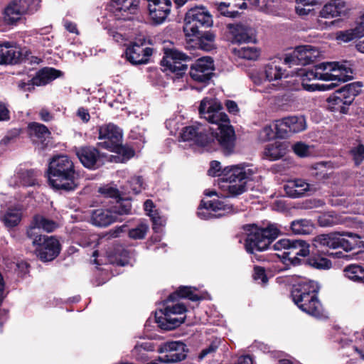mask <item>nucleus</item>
Masks as SVG:
<instances>
[{
    "label": "nucleus",
    "instance_id": "f257e3e1",
    "mask_svg": "<svg viewBox=\"0 0 364 364\" xmlns=\"http://www.w3.org/2000/svg\"><path fill=\"white\" fill-rule=\"evenodd\" d=\"M199 114L211 127L198 122L186 127L181 133L182 141H193L207 151L215 150L220 145L226 154L232 153L235 132L220 102L216 99L204 98L199 106Z\"/></svg>",
    "mask_w": 364,
    "mask_h": 364
},
{
    "label": "nucleus",
    "instance_id": "f03ea898",
    "mask_svg": "<svg viewBox=\"0 0 364 364\" xmlns=\"http://www.w3.org/2000/svg\"><path fill=\"white\" fill-rule=\"evenodd\" d=\"M57 224L53 220H49L42 215L34 216L30 227L27 230V236L32 240L36 248V254L43 262H48L54 259L60 253V243L53 236L43 237L40 233L43 230L46 232H53Z\"/></svg>",
    "mask_w": 364,
    "mask_h": 364
},
{
    "label": "nucleus",
    "instance_id": "7ed1b4c3",
    "mask_svg": "<svg viewBox=\"0 0 364 364\" xmlns=\"http://www.w3.org/2000/svg\"><path fill=\"white\" fill-rule=\"evenodd\" d=\"M99 192L105 198L112 199L107 208H100L93 210L91 215V223L98 227H107L113 223L121 221L120 217L132 213L131 201L128 198H120L117 189L105 186L99 189Z\"/></svg>",
    "mask_w": 364,
    "mask_h": 364
},
{
    "label": "nucleus",
    "instance_id": "20e7f679",
    "mask_svg": "<svg viewBox=\"0 0 364 364\" xmlns=\"http://www.w3.org/2000/svg\"><path fill=\"white\" fill-rule=\"evenodd\" d=\"M256 172L257 168L250 164L226 166L218 178V186L226 196H237L247 191V182L252 179Z\"/></svg>",
    "mask_w": 364,
    "mask_h": 364
},
{
    "label": "nucleus",
    "instance_id": "39448f33",
    "mask_svg": "<svg viewBox=\"0 0 364 364\" xmlns=\"http://www.w3.org/2000/svg\"><path fill=\"white\" fill-rule=\"evenodd\" d=\"M49 185L55 190L72 191L78 186L73 162L65 155L55 156L48 170Z\"/></svg>",
    "mask_w": 364,
    "mask_h": 364
},
{
    "label": "nucleus",
    "instance_id": "423d86ee",
    "mask_svg": "<svg viewBox=\"0 0 364 364\" xmlns=\"http://www.w3.org/2000/svg\"><path fill=\"white\" fill-rule=\"evenodd\" d=\"M353 73L352 63L344 61L321 63L312 69L301 70L299 75L304 82L320 80L339 82L351 80Z\"/></svg>",
    "mask_w": 364,
    "mask_h": 364
},
{
    "label": "nucleus",
    "instance_id": "0eeeda50",
    "mask_svg": "<svg viewBox=\"0 0 364 364\" xmlns=\"http://www.w3.org/2000/svg\"><path fill=\"white\" fill-rule=\"evenodd\" d=\"M318 289L316 282L302 279L293 285L291 292L293 301L302 311L317 318L323 315V307L317 297Z\"/></svg>",
    "mask_w": 364,
    "mask_h": 364
},
{
    "label": "nucleus",
    "instance_id": "6e6552de",
    "mask_svg": "<svg viewBox=\"0 0 364 364\" xmlns=\"http://www.w3.org/2000/svg\"><path fill=\"white\" fill-rule=\"evenodd\" d=\"M314 245L317 248L336 249L341 247L346 252H348L356 247H363V242L356 234L348 232H336L316 236L314 240Z\"/></svg>",
    "mask_w": 364,
    "mask_h": 364
},
{
    "label": "nucleus",
    "instance_id": "1a4fd4ad",
    "mask_svg": "<svg viewBox=\"0 0 364 364\" xmlns=\"http://www.w3.org/2000/svg\"><path fill=\"white\" fill-rule=\"evenodd\" d=\"M279 233L280 230L276 224L269 225L266 228L251 226L245 240L246 251L253 254L257 251L261 252L267 250Z\"/></svg>",
    "mask_w": 364,
    "mask_h": 364
},
{
    "label": "nucleus",
    "instance_id": "9d476101",
    "mask_svg": "<svg viewBox=\"0 0 364 364\" xmlns=\"http://www.w3.org/2000/svg\"><path fill=\"white\" fill-rule=\"evenodd\" d=\"M272 248L282 252L278 256L284 259V263L289 261L293 265L299 264V257H304L309 254V245L302 240L281 239L273 245Z\"/></svg>",
    "mask_w": 364,
    "mask_h": 364
},
{
    "label": "nucleus",
    "instance_id": "9b49d317",
    "mask_svg": "<svg viewBox=\"0 0 364 364\" xmlns=\"http://www.w3.org/2000/svg\"><path fill=\"white\" fill-rule=\"evenodd\" d=\"M186 312V307L183 304L167 305L164 309L156 312V321L161 328L172 330L184 322Z\"/></svg>",
    "mask_w": 364,
    "mask_h": 364
},
{
    "label": "nucleus",
    "instance_id": "f8f14e48",
    "mask_svg": "<svg viewBox=\"0 0 364 364\" xmlns=\"http://www.w3.org/2000/svg\"><path fill=\"white\" fill-rule=\"evenodd\" d=\"M283 63L281 58L272 59L262 68L259 72L252 74V81L256 85H262L266 82H276L286 77L285 70L282 68Z\"/></svg>",
    "mask_w": 364,
    "mask_h": 364
},
{
    "label": "nucleus",
    "instance_id": "ddd939ff",
    "mask_svg": "<svg viewBox=\"0 0 364 364\" xmlns=\"http://www.w3.org/2000/svg\"><path fill=\"white\" fill-rule=\"evenodd\" d=\"M234 212L232 205L226 203L225 198L213 199L208 202L202 201L197 215L203 220L223 217Z\"/></svg>",
    "mask_w": 364,
    "mask_h": 364
},
{
    "label": "nucleus",
    "instance_id": "4468645a",
    "mask_svg": "<svg viewBox=\"0 0 364 364\" xmlns=\"http://www.w3.org/2000/svg\"><path fill=\"white\" fill-rule=\"evenodd\" d=\"M274 127L277 137L284 138L289 132L297 133L306 128V122L304 116H290L276 120Z\"/></svg>",
    "mask_w": 364,
    "mask_h": 364
},
{
    "label": "nucleus",
    "instance_id": "2eb2a0df",
    "mask_svg": "<svg viewBox=\"0 0 364 364\" xmlns=\"http://www.w3.org/2000/svg\"><path fill=\"white\" fill-rule=\"evenodd\" d=\"M320 55L319 50L311 45L296 47L292 53L287 56L284 62L288 64L307 65L314 62Z\"/></svg>",
    "mask_w": 364,
    "mask_h": 364
},
{
    "label": "nucleus",
    "instance_id": "dca6fc26",
    "mask_svg": "<svg viewBox=\"0 0 364 364\" xmlns=\"http://www.w3.org/2000/svg\"><path fill=\"white\" fill-rule=\"evenodd\" d=\"M76 154L82 164L89 169H97L102 166L105 161L110 159L96 148L92 146L81 147L76 151Z\"/></svg>",
    "mask_w": 364,
    "mask_h": 364
},
{
    "label": "nucleus",
    "instance_id": "f3484780",
    "mask_svg": "<svg viewBox=\"0 0 364 364\" xmlns=\"http://www.w3.org/2000/svg\"><path fill=\"white\" fill-rule=\"evenodd\" d=\"M159 352L164 353L158 358L161 363L180 362L186 357V345L181 341L166 342L161 346Z\"/></svg>",
    "mask_w": 364,
    "mask_h": 364
},
{
    "label": "nucleus",
    "instance_id": "a211bd4d",
    "mask_svg": "<svg viewBox=\"0 0 364 364\" xmlns=\"http://www.w3.org/2000/svg\"><path fill=\"white\" fill-rule=\"evenodd\" d=\"M99 139L104 140L99 144L107 149L114 151L119 145L122 137V130L113 124L102 125L99 127Z\"/></svg>",
    "mask_w": 364,
    "mask_h": 364
},
{
    "label": "nucleus",
    "instance_id": "6ab92c4d",
    "mask_svg": "<svg viewBox=\"0 0 364 364\" xmlns=\"http://www.w3.org/2000/svg\"><path fill=\"white\" fill-rule=\"evenodd\" d=\"M214 70L213 60L210 57H203L196 60L190 68V76L197 82H208Z\"/></svg>",
    "mask_w": 364,
    "mask_h": 364
},
{
    "label": "nucleus",
    "instance_id": "aec40b11",
    "mask_svg": "<svg viewBox=\"0 0 364 364\" xmlns=\"http://www.w3.org/2000/svg\"><path fill=\"white\" fill-rule=\"evenodd\" d=\"M187 56L177 50H169L165 53V56L161 60V65L167 70L181 76L187 69L185 64Z\"/></svg>",
    "mask_w": 364,
    "mask_h": 364
},
{
    "label": "nucleus",
    "instance_id": "412c9836",
    "mask_svg": "<svg viewBox=\"0 0 364 364\" xmlns=\"http://www.w3.org/2000/svg\"><path fill=\"white\" fill-rule=\"evenodd\" d=\"M139 0H111L107 9L116 19H129V14H134Z\"/></svg>",
    "mask_w": 364,
    "mask_h": 364
},
{
    "label": "nucleus",
    "instance_id": "4be33fe9",
    "mask_svg": "<svg viewBox=\"0 0 364 364\" xmlns=\"http://www.w3.org/2000/svg\"><path fill=\"white\" fill-rule=\"evenodd\" d=\"M149 16L156 24L164 23L169 15L172 6L171 0H147Z\"/></svg>",
    "mask_w": 364,
    "mask_h": 364
},
{
    "label": "nucleus",
    "instance_id": "5701e85b",
    "mask_svg": "<svg viewBox=\"0 0 364 364\" xmlns=\"http://www.w3.org/2000/svg\"><path fill=\"white\" fill-rule=\"evenodd\" d=\"M229 28L232 36L233 42L237 43L256 42V31L249 25L237 23L236 25H230Z\"/></svg>",
    "mask_w": 364,
    "mask_h": 364
},
{
    "label": "nucleus",
    "instance_id": "b1692460",
    "mask_svg": "<svg viewBox=\"0 0 364 364\" xmlns=\"http://www.w3.org/2000/svg\"><path fill=\"white\" fill-rule=\"evenodd\" d=\"M284 189L288 196L294 198L302 197L316 191L313 185L301 178L288 181L284 184Z\"/></svg>",
    "mask_w": 364,
    "mask_h": 364
},
{
    "label": "nucleus",
    "instance_id": "393cba45",
    "mask_svg": "<svg viewBox=\"0 0 364 364\" xmlns=\"http://www.w3.org/2000/svg\"><path fill=\"white\" fill-rule=\"evenodd\" d=\"M152 54V48L144 46V43H134L126 50L127 60L132 64H143L147 63Z\"/></svg>",
    "mask_w": 364,
    "mask_h": 364
},
{
    "label": "nucleus",
    "instance_id": "a878e982",
    "mask_svg": "<svg viewBox=\"0 0 364 364\" xmlns=\"http://www.w3.org/2000/svg\"><path fill=\"white\" fill-rule=\"evenodd\" d=\"M40 171L33 169H21L10 179V185L13 186H33L38 183Z\"/></svg>",
    "mask_w": 364,
    "mask_h": 364
},
{
    "label": "nucleus",
    "instance_id": "bb28decb",
    "mask_svg": "<svg viewBox=\"0 0 364 364\" xmlns=\"http://www.w3.org/2000/svg\"><path fill=\"white\" fill-rule=\"evenodd\" d=\"M24 14H26L25 8L23 6L18 7L12 1L4 9L0 21L4 26H14L17 25Z\"/></svg>",
    "mask_w": 364,
    "mask_h": 364
},
{
    "label": "nucleus",
    "instance_id": "cd10ccee",
    "mask_svg": "<svg viewBox=\"0 0 364 364\" xmlns=\"http://www.w3.org/2000/svg\"><path fill=\"white\" fill-rule=\"evenodd\" d=\"M348 9L347 4L343 0H330L319 11V16L323 18L340 17L345 15Z\"/></svg>",
    "mask_w": 364,
    "mask_h": 364
},
{
    "label": "nucleus",
    "instance_id": "c85d7f7f",
    "mask_svg": "<svg viewBox=\"0 0 364 364\" xmlns=\"http://www.w3.org/2000/svg\"><path fill=\"white\" fill-rule=\"evenodd\" d=\"M184 21H189L199 26L209 27L213 24L211 15L204 7L191 9L186 14Z\"/></svg>",
    "mask_w": 364,
    "mask_h": 364
},
{
    "label": "nucleus",
    "instance_id": "c756f323",
    "mask_svg": "<svg viewBox=\"0 0 364 364\" xmlns=\"http://www.w3.org/2000/svg\"><path fill=\"white\" fill-rule=\"evenodd\" d=\"M20 57L19 49L11 43L0 44V64L16 63Z\"/></svg>",
    "mask_w": 364,
    "mask_h": 364
},
{
    "label": "nucleus",
    "instance_id": "7c9ffc66",
    "mask_svg": "<svg viewBox=\"0 0 364 364\" xmlns=\"http://www.w3.org/2000/svg\"><path fill=\"white\" fill-rule=\"evenodd\" d=\"M109 257V262L117 265L132 264V253L122 245H117Z\"/></svg>",
    "mask_w": 364,
    "mask_h": 364
},
{
    "label": "nucleus",
    "instance_id": "2f4dec72",
    "mask_svg": "<svg viewBox=\"0 0 364 364\" xmlns=\"http://www.w3.org/2000/svg\"><path fill=\"white\" fill-rule=\"evenodd\" d=\"M22 217V207L20 205L11 206L2 213L1 219L6 227L17 225Z\"/></svg>",
    "mask_w": 364,
    "mask_h": 364
},
{
    "label": "nucleus",
    "instance_id": "473e14b6",
    "mask_svg": "<svg viewBox=\"0 0 364 364\" xmlns=\"http://www.w3.org/2000/svg\"><path fill=\"white\" fill-rule=\"evenodd\" d=\"M59 74L60 71L54 68H46L37 73L36 76L33 77V82L36 86L45 85L56 79Z\"/></svg>",
    "mask_w": 364,
    "mask_h": 364
},
{
    "label": "nucleus",
    "instance_id": "72a5a7b5",
    "mask_svg": "<svg viewBox=\"0 0 364 364\" xmlns=\"http://www.w3.org/2000/svg\"><path fill=\"white\" fill-rule=\"evenodd\" d=\"M31 136L35 143L38 141L42 144L50 137V132L48 129L42 124L32 122L28 125Z\"/></svg>",
    "mask_w": 364,
    "mask_h": 364
},
{
    "label": "nucleus",
    "instance_id": "f704fd0d",
    "mask_svg": "<svg viewBox=\"0 0 364 364\" xmlns=\"http://www.w3.org/2000/svg\"><path fill=\"white\" fill-rule=\"evenodd\" d=\"M215 5L217 6L220 14L225 16L235 18L238 15V11L232 9L238 6L240 9L246 7V3L242 1L241 4H235L232 1H216Z\"/></svg>",
    "mask_w": 364,
    "mask_h": 364
},
{
    "label": "nucleus",
    "instance_id": "c9c22d12",
    "mask_svg": "<svg viewBox=\"0 0 364 364\" xmlns=\"http://www.w3.org/2000/svg\"><path fill=\"white\" fill-rule=\"evenodd\" d=\"M362 86L363 85L361 82H355L347 84L338 90L342 95L346 99L345 100L346 105H349L353 102L355 97L360 92Z\"/></svg>",
    "mask_w": 364,
    "mask_h": 364
},
{
    "label": "nucleus",
    "instance_id": "e433bc0d",
    "mask_svg": "<svg viewBox=\"0 0 364 364\" xmlns=\"http://www.w3.org/2000/svg\"><path fill=\"white\" fill-rule=\"evenodd\" d=\"M287 151V146L284 143L275 141L268 144L264 150L265 156L269 160L274 161L282 157Z\"/></svg>",
    "mask_w": 364,
    "mask_h": 364
},
{
    "label": "nucleus",
    "instance_id": "4c0bfd02",
    "mask_svg": "<svg viewBox=\"0 0 364 364\" xmlns=\"http://www.w3.org/2000/svg\"><path fill=\"white\" fill-rule=\"evenodd\" d=\"M195 290L196 289L191 287H180L176 292L168 296L166 301H173L178 298H186L193 301H198L200 299V297L194 292Z\"/></svg>",
    "mask_w": 364,
    "mask_h": 364
},
{
    "label": "nucleus",
    "instance_id": "58836bf2",
    "mask_svg": "<svg viewBox=\"0 0 364 364\" xmlns=\"http://www.w3.org/2000/svg\"><path fill=\"white\" fill-rule=\"evenodd\" d=\"M344 276L348 279L364 284V269L358 264H350L343 269Z\"/></svg>",
    "mask_w": 364,
    "mask_h": 364
},
{
    "label": "nucleus",
    "instance_id": "ea45409f",
    "mask_svg": "<svg viewBox=\"0 0 364 364\" xmlns=\"http://www.w3.org/2000/svg\"><path fill=\"white\" fill-rule=\"evenodd\" d=\"M291 228L295 234L307 235L313 232L314 225L310 220L300 219L293 221L291 224Z\"/></svg>",
    "mask_w": 364,
    "mask_h": 364
},
{
    "label": "nucleus",
    "instance_id": "a19ab883",
    "mask_svg": "<svg viewBox=\"0 0 364 364\" xmlns=\"http://www.w3.org/2000/svg\"><path fill=\"white\" fill-rule=\"evenodd\" d=\"M152 350H154V346L151 342H142L135 346L132 355L137 360L144 362L149 359L147 352Z\"/></svg>",
    "mask_w": 364,
    "mask_h": 364
},
{
    "label": "nucleus",
    "instance_id": "79ce46f5",
    "mask_svg": "<svg viewBox=\"0 0 364 364\" xmlns=\"http://www.w3.org/2000/svg\"><path fill=\"white\" fill-rule=\"evenodd\" d=\"M234 51L240 58L247 60H255L259 55V50L255 46H243Z\"/></svg>",
    "mask_w": 364,
    "mask_h": 364
},
{
    "label": "nucleus",
    "instance_id": "37998d69",
    "mask_svg": "<svg viewBox=\"0 0 364 364\" xmlns=\"http://www.w3.org/2000/svg\"><path fill=\"white\" fill-rule=\"evenodd\" d=\"M183 32L188 41L198 40L200 36L199 26L189 21H184Z\"/></svg>",
    "mask_w": 364,
    "mask_h": 364
},
{
    "label": "nucleus",
    "instance_id": "c03bdc74",
    "mask_svg": "<svg viewBox=\"0 0 364 364\" xmlns=\"http://www.w3.org/2000/svg\"><path fill=\"white\" fill-rule=\"evenodd\" d=\"M18 7L25 8L26 14H32L37 11L41 0H13Z\"/></svg>",
    "mask_w": 364,
    "mask_h": 364
},
{
    "label": "nucleus",
    "instance_id": "a18cd8bd",
    "mask_svg": "<svg viewBox=\"0 0 364 364\" xmlns=\"http://www.w3.org/2000/svg\"><path fill=\"white\" fill-rule=\"evenodd\" d=\"M148 230L149 227L146 224L140 223L136 228L129 230V237L134 240H141L145 237Z\"/></svg>",
    "mask_w": 364,
    "mask_h": 364
},
{
    "label": "nucleus",
    "instance_id": "49530a36",
    "mask_svg": "<svg viewBox=\"0 0 364 364\" xmlns=\"http://www.w3.org/2000/svg\"><path fill=\"white\" fill-rule=\"evenodd\" d=\"M294 152L300 157L309 156L313 154V147L303 142H297L292 146Z\"/></svg>",
    "mask_w": 364,
    "mask_h": 364
},
{
    "label": "nucleus",
    "instance_id": "de8ad7c7",
    "mask_svg": "<svg viewBox=\"0 0 364 364\" xmlns=\"http://www.w3.org/2000/svg\"><path fill=\"white\" fill-rule=\"evenodd\" d=\"M345 100H346L345 97H343L342 94L340 92V91L338 90L333 94L328 97L327 101L329 104L332 105L338 106L336 109L342 112L343 109V105H346Z\"/></svg>",
    "mask_w": 364,
    "mask_h": 364
},
{
    "label": "nucleus",
    "instance_id": "09e8293b",
    "mask_svg": "<svg viewBox=\"0 0 364 364\" xmlns=\"http://www.w3.org/2000/svg\"><path fill=\"white\" fill-rule=\"evenodd\" d=\"M215 36L210 31H205L203 33H200L198 38L199 46L203 49L208 50L210 47V43L214 41Z\"/></svg>",
    "mask_w": 364,
    "mask_h": 364
},
{
    "label": "nucleus",
    "instance_id": "8fccbe9b",
    "mask_svg": "<svg viewBox=\"0 0 364 364\" xmlns=\"http://www.w3.org/2000/svg\"><path fill=\"white\" fill-rule=\"evenodd\" d=\"M337 85V82H331L328 85H320L318 84H308L306 82L302 81V87L303 88L309 92H313L316 90H325L331 89Z\"/></svg>",
    "mask_w": 364,
    "mask_h": 364
},
{
    "label": "nucleus",
    "instance_id": "3c124183",
    "mask_svg": "<svg viewBox=\"0 0 364 364\" xmlns=\"http://www.w3.org/2000/svg\"><path fill=\"white\" fill-rule=\"evenodd\" d=\"M274 136H277V129L274 126V128L271 125L265 126L259 133V138L263 141H267L273 139Z\"/></svg>",
    "mask_w": 364,
    "mask_h": 364
},
{
    "label": "nucleus",
    "instance_id": "603ef678",
    "mask_svg": "<svg viewBox=\"0 0 364 364\" xmlns=\"http://www.w3.org/2000/svg\"><path fill=\"white\" fill-rule=\"evenodd\" d=\"M360 338V334L358 332H355L353 334H346L344 333L339 338H338V342L341 344L342 347L348 346L350 344L354 343L356 341V339Z\"/></svg>",
    "mask_w": 364,
    "mask_h": 364
},
{
    "label": "nucleus",
    "instance_id": "864d4df0",
    "mask_svg": "<svg viewBox=\"0 0 364 364\" xmlns=\"http://www.w3.org/2000/svg\"><path fill=\"white\" fill-rule=\"evenodd\" d=\"M351 155L356 166L360 164L364 159V145L359 144L350 151Z\"/></svg>",
    "mask_w": 364,
    "mask_h": 364
},
{
    "label": "nucleus",
    "instance_id": "5fc2aeb1",
    "mask_svg": "<svg viewBox=\"0 0 364 364\" xmlns=\"http://www.w3.org/2000/svg\"><path fill=\"white\" fill-rule=\"evenodd\" d=\"M253 279L259 284H266L268 279L265 274L264 269L260 267H255Z\"/></svg>",
    "mask_w": 364,
    "mask_h": 364
},
{
    "label": "nucleus",
    "instance_id": "6e6d98bb",
    "mask_svg": "<svg viewBox=\"0 0 364 364\" xmlns=\"http://www.w3.org/2000/svg\"><path fill=\"white\" fill-rule=\"evenodd\" d=\"M356 30H347L345 31H340L337 34V39L343 42L348 43L353 41L358 36Z\"/></svg>",
    "mask_w": 364,
    "mask_h": 364
},
{
    "label": "nucleus",
    "instance_id": "4d7b16f0",
    "mask_svg": "<svg viewBox=\"0 0 364 364\" xmlns=\"http://www.w3.org/2000/svg\"><path fill=\"white\" fill-rule=\"evenodd\" d=\"M151 220L153 222V229L156 232H159L161 230V228L165 225L166 220L159 215L157 213L154 212V215H150Z\"/></svg>",
    "mask_w": 364,
    "mask_h": 364
},
{
    "label": "nucleus",
    "instance_id": "13d9d810",
    "mask_svg": "<svg viewBox=\"0 0 364 364\" xmlns=\"http://www.w3.org/2000/svg\"><path fill=\"white\" fill-rule=\"evenodd\" d=\"M134 193L137 194L144 188L143 179L140 176L133 177L129 182Z\"/></svg>",
    "mask_w": 364,
    "mask_h": 364
},
{
    "label": "nucleus",
    "instance_id": "bf43d9fd",
    "mask_svg": "<svg viewBox=\"0 0 364 364\" xmlns=\"http://www.w3.org/2000/svg\"><path fill=\"white\" fill-rule=\"evenodd\" d=\"M219 343L220 342L218 341H213L208 347L201 350L198 355V358L202 360L208 355L215 353L218 348Z\"/></svg>",
    "mask_w": 364,
    "mask_h": 364
},
{
    "label": "nucleus",
    "instance_id": "052dcab7",
    "mask_svg": "<svg viewBox=\"0 0 364 364\" xmlns=\"http://www.w3.org/2000/svg\"><path fill=\"white\" fill-rule=\"evenodd\" d=\"M222 171L220 163L217 161H213L210 164V168L208 173L209 176H218V178H220Z\"/></svg>",
    "mask_w": 364,
    "mask_h": 364
},
{
    "label": "nucleus",
    "instance_id": "680f3d73",
    "mask_svg": "<svg viewBox=\"0 0 364 364\" xmlns=\"http://www.w3.org/2000/svg\"><path fill=\"white\" fill-rule=\"evenodd\" d=\"M312 265L317 269H329L331 262L326 258H318L313 260Z\"/></svg>",
    "mask_w": 364,
    "mask_h": 364
},
{
    "label": "nucleus",
    "instance_id": "e2e57ef3",
    "mask_svg": "<svg viewBox=\"0 0 364 364\" xmlns=\"http://www.w3.org/2000/svg\"><path fill=\"white\" fill-rule=\"evenodd\" d=\"M318 223L321 226H332L336 223L333 217L331 215H323L318 218Z\"/></svg>",
    "mask_w": 364,
    "mask_h": 364
},
{
    "label": "nucleus",
    "instance_id": "0e129e2a",
    "mask_svg": "<svg viewBox=\"0 0 364 364\" xmlns=\"http://www.w3.org/2000/svg\"><path fill=\"white\" fill-rule=\"evenodd\" d=\"M118 150L119 153L122 154L124 159L127 160L134 156V151L130 148L127 146H117L115 150Z\"/></svg>",
    "mask_w": 364,
    "mask_h": 364
},
{
    "label": "nucleus",
    "instance_id": "69168bd1",
    "mask_svg": "<svg viewBox=\"0 0 364 364\" xmlns=\"http://www.w3.org/2000/svg\"><path fill=\"white\" fill-rule=\"evenodd\" d=\"M34 86L36 85L33 82V78L26 82L20 81L18 84V88L22 91H31L34 88Z\"/></svg>",
    "mask_w": 364,
    "mask_h": 364
},
{
    "label": "nucleus",
    "instance_id": "338daca9",
    "mask_svg": "<svg viewBox=\"0 0 364 364\" xmlns=\"http://www.w3.org/2000/svg\"><path fill=\"white\" fill-rule=\"evenodd\" d=\"M9 119V111L4 103L0 101V121Z\"/></svg>",
    "mask_w": 364,
    "mask_h": 364
},
{
    "label": "nucleus",
    "instance_id": "774afa93",
    "mask_svg": "<svg viewBox=\"0 0 364 364\" xmlns=\"http://www.w3.org/2000/svg\"><path fill=\"white\" fill-rule=\"evenodd\" d=\"M39 116L42 121L49 122L53 119V114L46 108H42L39 112Z\"/></svg>",
    "mask_w": 364,
    "mask_h": 364
}]
</instances>
